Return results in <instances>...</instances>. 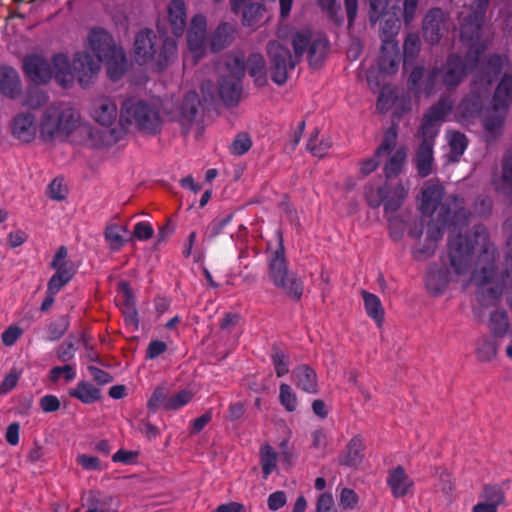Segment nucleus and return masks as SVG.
<instances>
[{"label": "nucleus", "instance_id": "nucleus-1", "mask_svg": "<svg viewBox=\"0 0 512 512\" xmlns=\"http://www.w3.org/2000/svg\"><path fill=\"white\" fill-rule=\"evenodd\" d=\"M504 229L508 233L506 265L510 270L499 274L496 267V248L489 241L488 232L478 226L472 235L448 240L449 269L443 271L431 267L426 277V287L431 294H441L451 281L473 282L477 286V298L482 306L498 301L503 293L512 309V217Z\"/></svg>", "mask_w": 512, "mask_h": 512}, {"label": "nucleus", "instance_id": "nucleus-2", "mask_svg": "<svg viewBox=\"0 0 512 512\" xmlns=\"http://www.w3.org/2000/svg\"><path fill=\"white\" fill-rule=\"evenodd\" d=\"M488 4L489 0H471V12L466 16H463V12L460 14V37L462 42L469 46L466 60L463 62L459 56L449 55L441 69L435 68L429 73L424 86L426 95L437 93L442 87H457L468 70H476V76L485 70L486 64L479 67V57L486 48V45L480 42V37Z\"/></svg>", "mask_w": 512, "mask_h": 512}, {"label": "nucleus", "instance_id": "nucleus-3", "mask_svg": "<svg viewBox=\"0 0 512 512\" xmlns=\"http://www.w3.org/2000/svg\"><path fill=\"white\" fill-rule=\"evenodd\" d=\"M291 43L293 54L278 41H270L267 44L271 79L277 85L286 83L289 73L294 70L306 52L310 65L317 67L324 60L328 47L324 37L313 36L310 30L294 32L291 35Z\"/></svg>", "mask_w": 512, "mask_h": 512}, {"label": "nucleus", "instance_id": "nucleus-4", "mask_svg": "<svg viewBox=\"0 0 512 512\" xmlns=\"http://www.w3.org/2000/svg\"><path fill=\"white\" fill-rule=\"evenodd\" d=\"M117 47L106 30L94 28L89 32L87 50L76 53L71 64L74 75L82 87H87L93 82L101 70L105 56Z\"/></svg>", "mask_w": 512, "mask_h": 512}, {"label": "nucleus", "instance_id": "nucleus-5", "mask_svg": "<svg viewBox=\"0 0 512 512\" xmlns=\"http://www.w3.org/2000/svg\"><path fill=\"white\" fill-rule=\"evenodd\" d=\"M79 129L89 133L91 127L82 121L80 112L68 103L49 105L41 114L39 132L44 141H65Z\"/></svg>", "mask_w": 512, "mask_h": 512}, {"label": "nucleus", "instance_id": "nucleus-6", "mask_svg": "<svg viewBox=\"0 0 512 512\" xmlns=\"http://www.w3.org/2000/svg\"><path fill=\"white\" fill-rule=\"evenodd\" d=\"M448 225L454 228L467 225V213L462 208V202L454 197L442 206L437 220L429 221L424 242L418 243L412 250L413 258L417 261L430 258L435 253L438 242L442 239Z\"/></svg>", "mask_w": 512, "mask_h": 512}, {"label": "nucleus", "instance_id": "nucleus-7", "mask_svg": "<svg viewBox=\"0 0 512 512\" xmlns=\"http://www.w3.org/2000/svg\"><path fill=\"white\" fill-rule=\"evenodd\" d=\"M163 107L160 98L128 97L121 104L120 124L124 128L134 126L147 134H156L164 122Z\"/></svg>", "mask_w": 512, "mask_h": 512}, {"label": "nucleus", "instance_id": "nucleus-8", "mask_svg": "<svg viewBox=\"0 0 512 512\" xmlns=\"http://www.w3.org/2000/svg\"><path fill=\"white\" fill-rule=\"evenodd\" d=\"M510 65L507 55L493 54L486 62V68L481 75L478 74L473 80V91L465 97L457 109L459 121L464 123L476 116L482 108V97L487 96L490 85L494 82L502 70Z\"/></svg>", "mask_w": 512, "mask_h": 512}, {"label": "nucleus", "instance_id": "nucleus-9", "mask_svg": "<svg viewBox=\"0 0 512 512\" xmlns=\"http://www.w3.org/2000/svg\"><path fill=\"white\" fill-rule=\"evenodd\" d=\"M134 53L140 65L162 71L176 56L177 44L172 38L158 37L153 31L144 30L136 35Z\"/></svg>", "mask_w": 512, "mask_h": 512}, {"label": "nucleus", "instance_id": "nucleus-10", "mask_svg": "<svg viewBox=\"0 0 512 512\" xmlns=\"http://www.w3.org/2000/svg\"><path fill=\"white\" fill-rule=\"evenodd\" d=\"M23 67L28 78L37 84L47 83L54 76L61 86L68 87L76 78L64 54H56L52 65L39 55H28L24 58Z\"/></svg>", "mask_w": 512, "mask_h": 512}, {"label": "nucleus", "instance_id": "nucleus-11", "mask_svg": "<svg viewBox=\"0 0 512 512\" xmlns=\"http://www.w3.org/2000/svg\"><path fill=\"white\" fill-rule=\"evenodd\" d=\"M268 278L278 290L293 301L301 299L304 282L296 272L289 271L282 243L268 258Z\"/></svg>", "mask_w": 512, "mask_h": 512}, {"label": "nucleus", "instance_id": "nucleus-12", "mask_svg": "<svg viewBox=\"0 0 512 512\" xmlns=\"http://www.w3.org/2000/svg\"><path fill=\"white\" fill-rule=\"evenodd\" d=\"M512 103V75L504 74L493 96V109L483 120L485 130L496 137L501 134L507 107Z\"/></svg>", "mask_w": 512, "mask_h": 512}, {"label": "nucleus", "instance_id": "nucleus-13", "mask_svg": "<svg viewBox=\"0 0 512 512\" xmlns=\"http://www.w3.org/2000/svg\"><path fill=\"white\" fill-rule=\"evenodd\" d=\"M201 102L194 90H188L175 103H164L163 113L171 120L180 124L182 130L188 133L196 123Z\"/></svg>", "mask_w": 512, "mask_h": 512}, {"label": "nucleus", "instance_id": "nucleus-14", "mask_svg": "<svg viewBox=\"0 0 512 512\" xmlns=\"http://www.w3.org/2000/svg\"><path fill=\"white\" fill-rule=\"evenodd\" d=\"M445 188L436 180L426 181L422 188L419 197V209L423 215L432 217L431 219L437 220L439 212L444 204H446L451 198H457L462 202V208L467 213V224L471 213L466 210L464 200L456 195H450L445 202L442 203L445 197Z\"/></svg>", "mask_w": 512, "mask_h": 512}, {"label": "nucleus", "instance_id": "nucleus-15", "mask_svg": "<svg viewBox=\"0 0 512 512\" xmlns=\"http://www.w3.org/2000/svg\"><path fill=\"white\" fill-rule=\"evenodd\" d=\"M388 156L384 165V172L387 178L400 174L406 160V149L397 146V131L395 127L386 130L380 146L377 148V156Z\"/></svg>", "mask_w": 512, "mask_h": 512}, {"label": "nucleus", "instance_id": "nucleus-16", "mask_svg": "<svg viewBox=\"0 0 512 512\" xmlns=\"http://www.w3.org/2000/svg\"><path fill=\"white\" fill-rule=\"evenodd\" d=\"M88 113L93 121L103 127H110L120 119L116 98L106 94H97L91 98Z\"/></svg>", "mask_w": 512, "mask_h": 512}, {"label": "nucleus", "instance_id": "nucleus-17", "mask_svg": "<svg viewBox=\"0 0 512 512\" xmlns=\"http://www.w3.org/2000/svg\"><path fill=\"white\" fill-rule=\"evenodd\" d=\"M201 91L205 101H211L217 94L227 105L235 104L241 95V78L224 76L218 88L211 81L203 82Z\"/></svg>", "mask_w": 512, "mask_h": 512}, {"label": "nucleus", "instance_id": "nucleus-18", "mask_svg": "<svg viewBox=\"0 0 512 512\" xmlns=\"http://www.w3.org/2000/svg\"><path fill=\"white\" fill-rule=\"evenodd\" d=\"M391 33L388 36L384 33L383 43L377 60L378 72L383 75L395 74L400 63L398 42L395 39L397 35V27L395 25Z\"/></svg>", "mask_w": 512, "mask_h": 512}, {"label": "nucleus", "instance_id": "nucleus-19", "mask_svg": "<svg viewBox=\"0 0 512 512\" xmlns=\"http://www.w3.org/2000/svg\"><path fill=\"white\" fill-rule=\"evenodd\" d=\"M452 106V101L445 98L427 111L420 129L422 141L429 140L434 144V138L439 132V123L451 112Z\"/></svg>", "mask_w": 512, "mask_h": 512}, {"label": "nucleus", "instance_id": "nucleus-20", "mask_svg": "<svg viewBox=\"0 0 512 512\" xmlns=\"http://www.w3.org/2000/svg\"><path fill=\"white\" fill-rule=\"evenodd\" d=\"M448 28L447 16L439 8L429 10L423 19V37L431 44L438 43Z\"/></svg>", "mask_w": 512, "mask_h": 512}, {"label": "nucleus", "instance_id": "nucleus-21", "mask_svg": "<svg viewBox=\"0 0 512 512\" xmlns=\"http://www.w3.org/2000/svg\"><path fill=\"white\" fill-rule=\"evenodd\" d=\"M187 43L196 60L204 54L206 44V19L204 16L196 15L192 18L187 34Z\"/></svg>", "mask_w": 512, "mask_h": 512}, {"label": "nucleus", "instance_id": "nucleus-22", "mask_svg": "<svg viewBox=\"0 0 512 512\" xmlns=\"http://www.w3.org/2000/svg\"><path fill=\"white\" fill-rule=\"evenodd\" d=\"M11 132L21 142H32L37 134L35 116L29 112L18 113L12 120Z\"/></svg>", "mask_w": 512, "mask_h": 512}, {"label": "nucleus", "instance_id": "nucleus-23", "mask_svg": "<svg viewBox=\"0 0 512 512\" xmlns=\"http://www.w3.org/2000/svg\"><path fill=\"white\" fill-rule=\"evenodd\" d=\"M387 484L392 495L396 498L404 497L413 487L414 482L405 472L404 468L397 466L389 471Z\"/></svg>", "mask_w": 512, "mask_h": 512}, {"label": "nucleus", "instance_id": "nucleus-24", "mask_svg": "<svg viewBox=\"0 0 512 512\" xmlns=\"http://www.w3.org/2000/svg\"><path fill=\"white\" fill-rule=\"evenodd\" d=\"M414 162L419 176L427 177L433 173L434 157L433 143L431 141L421 142L416 151Z\"/></svg>", "mask_w": 512, "mask_h": 512}, {"label": "nucleus", "instance_id": "nucleus-25", "mask_svg": "<svg viewBox=\"0 0 512 512\" xmlns=\"http://www.w3.org/2000/svg\"><path fill=\"white\" fill-rule=\"evenodd\" d=\"M107 75L112 81L120 79L127 69V60L125 52L121 47H117L105 56Z\"/></svg>", "mask_w": 512, "mask_h": 512}, {"label": "nucleus", "instance_id": "nucleus-26", "mask_svg": "<svg viewBox=\"0 0 512 512\" xmlns=\"http://www.w3.org/2000/svg\"><path fill=\"white\" fill-rule=\"evenodd\" d=\"M293 376L298 388L309 394L318 392L317 375L314 369L307 365H300L293 370Z\"/></svg>", "mask_w": 512, "mask_h": 512}, {"label": "nucleus", "instance_id": "nucleus-27", "mask_svg": "<svg viewBox=\"0 0 512 512\" xmlns=\"http://www.w3.org/2000/svg\"><path fill=\"white\" fill-rule=\"evenodd\" d=\"M364 443L361 437L355 436L347 444L339 456V463L344 466L356 467L363 460Z\"/></svg>", "mask_w": 512, "mask_h": 512}, {"label": "nucleus", "instance_id": "nucleus-28", "mask_svg": "<svg viewBox=\"0 0 512 512\" xmlns=\"http://www.w3.org/2000/svg\"><path fill=\"white\" fill-rule=\"evenodd\" d=\"M0 91L15 98L21 92V81L17 71L10 67H0Z\"/></svg>", "mask_w": 512, "mask_h": 512}, {"label": "nucleus", "instance_id": "nucleus-29", "mask_svg": "<svg viewBox=\"0 0 512 512\" xmlns=\"http://www.w3.org/2000/svg\"><path fill=\"white\" fill-rule=\"evenodd\" d=\"M86 507V512H116L117 510V505L113 497L103 495L96 491L88 492Z\"/></svg>", "mask_w": 512, "mask_h": 512}, {"label": "nucleus", "instance_id": "nucleus-30", "mask_svg": "<svg viewBox=\"0 0 512 512\" xmlns=\"http://www.w3.org/2000/svg\"><path fill=\"white\" fill-rule=\"evenodd\" d=\"M410 188L409 181H399L390 191L387 190L385 213L397 211L403 204Z\"/></svg>", "mask_w": 512, "mask_h": 512}, {"label": "nucleus", "instance_id": "nucleus-31", "mask_svg": "<svg viewBox=\"0 0 512 512\" xmlns=\"http://www.w3.org/2000/svg\"><path fill=\"white\" fill-rule=\"evenodd\" d=\"M250 0H231V8L235 13L243 9V23L252 26L261 16L263 8L258 3H250Z\"/></svg>", "mask_w": 512, "mask_h": 512}, {"label": "nucleus", "instance_id": "nucleus-32", "mask_svg": "<svg viewBox=\"0 0 512 512\" xmlns=\"http://www.w3.org/2000/svg\"><path fill=\"white\" fill-rule=\"evenodd\" d=\"M168 14L173 33L182 35L186 26V9L182 0H172L168 7Z\"/></svg>", "mask_w": 512, "mask_h": 512}, {"label": "nucleus", "instance_id": "nucleus-33", "mask_svg": "<svg viewBox=\"0 0 512 512\" xmlns=\"http://www.w3.org/2000/svg\"><path fill=\"white\" fill-rule=\"evenodd\" d=\"M248 71L258 86L267 83V68L264 57L261 54H251L247 61Z\"/></svg>", "mask_w": 512, "mask_h": 512}, {"label": "nucleus", "instance_id": "nucleus-34", "mask_svg": "<svg viewBox=\"0 0 512 512\" xmlns=\"http://www.w3.org/2000/svg\"><path fill=\"white\" fill-rule=\"evenodd\" d=\"M128 233L127 225L111 223L106 226L104 237L111 250H119L126 243L125 235Z\"/></svg>", "mask_w": 512, "mask_h": 512}, {"label": "nucleus", "instance_id": "nucleus-35", "mask_svg": "<svg viewBox=\"0 0 512 512\" xmlns=\"http://www.w3.org/2000/svg\"><path fill=\"white\" fill-rule=\"evenodd\" d=\"M498 344L494 337L482 336L476 342L475 354L480 362H490L497 355Z\"/></svg>", "mask_w": 512, "mask_h": 512}, {"label": "nucleus", "instance_id": "nucleus-36", "mask_svg": "<svg viewBox=\"0 0 512 512\" xmlns=\"http://www.w3.org/2000/svg\"><path fill=\"white\" fill-rule=\"evenodd\" d=\"M69 395L85 404H90L101 398V391L93 384L81 381L77 384L76 388L69 391Z\"/></svg>", "mask_w": 512, "mask_h": 512}, {"label": "nucleus", "instance_id": "nucleus-37", "mask_svg": "<svg viewBox=\"0 0 512 512\" xmlns=\"http://www.w3.org/2000/svg\"><path fill=\"white\" fill-rule=\"evenodd\" d=\"M364 306L367 315L372 318L378 327H381L384 321V309L378 296L363 291Z\"/></svg>", "mask_w": 512, "mask_h": 512}, {"label": "nucleus", "instance_id": "nucleus-38", "mask_svg": "<svg viewBox=\"0 0 512 512\" xmlns=\"http://www.w3.org/2000/svg\"><path fill=\"white\" fill-rule=\"evenodd\" d=\"M67 254L68 252L66 247L61 246L56 252L51 262V266L56 270V274L71 280L75 274V267L72 262L67 260Z\"/></svg>", "mask_w": 512, "mask_h": 512}, {"label": "nucleus", "instance_id": "nucleus-39", "mask_svg": "<svg viewBox=\"0 0 512 512\" xmlns=\"http://www.w3.org/2000/svg\"><path fill=\"white\" fill-rule=\"evenodd\" d=\"M495 188L500 193L512 195V149L508 151L502 167V176L495 182Z\"/></svg>", "mask_w": 512, "mask_h": 512}, {"label": "nucleus", "instance_id": "nucleus-40", "mask_svg": "<svg viewBox=\"0 0 512 512\" xmlns=\"http://www.w3.org/2000/svg\"><path fill=\"white\" fill-rule=\"evenodd\" d=\"M364 195L370 207L377 208L381 204L385 206L387 187L373 182L368 183L365 187Z\"/></svg>", "mask_w": 512, "mask_h": 512}, {"label": "nucleus", "instance_id": "nucleus-41", "mask_svg": "<svg viewBox=\"0 0 512 512\" xmlns=\"http://www.w3.org/2000/svg\"><path fill=\"white\" fill-rule=\"evenodd\" d=\"M263 477L266 479L276 468L278 453L270 445H262L259 450Z\"/></svg>", "mask_w": 512, "mask_h": 512}, {"label": "nucleus", "instance_id": "nucleus-42", "mask_svg": "<svg viewBox=\"0 0 512 512\" xmlns=\"http://www.w3.org/2000/svg\"><path fill=\"white\" fill-rule=\"evenodd\" d=\"M232 32L229 24H220L211 37V50L217 52L224 49L232 40Z\"/></svg>", "mask_w": 512, "mask_h": 512}, {"label": "nucleus", "instance_id": "nucleus-43", "mask_svg": "<svg viewBox=\"0 0 512 512\" xmlns=\"http://www.w3.org/2000/svg\"><path fill=\"white\" fill-rule=\"evenodd\" d=\"M447 138L451 151V159L458 161L467 148L468 140L463 133L457 131L448 132Z\"/></svg>", "mask_w": 512, "mask_h": 512}, {"label": "nucleus", "instance_id": "nucleus-44", "mask_svg": "<svg viewBox=\"0 0 512 512\" xmlns=\"http://www.w3.org/2000/svg\"><path fill=\"white\" fill-rule=\"evenodd\" d=\"M509 326L508 316L504 310H496L491 313L489 319V328L494 336H502L506 333Z\"/></svg>", "mask_w": 512, "mask_h": 512}, {"label": "nucleus", "instance_id": "nucleus-45", "mask_svg": "<svg viewBox=\"0 0 512 512\" xmlns=\"http://www.w3.org/2000/svg\"><path fill=\"white\" fill-rule=\"evenodd\" d=\"M169 399V390L165 385L155 388L147 402V408L150 412H156L159 408L166 410V402Z\"/></svg>", "mask_w": 512, "mask_h": 512}, {"label": "nucleus", "instance_id": "nucleus-46", "mask_svg": "<svg viewBox=\"0 0 512 512\" xmlns=\"http://www.w3.org/2000/svg\"><path fill=\"white\" fill-rule=\"evenodd\" d=\"M226 68L229 77L241 78L245 72V56L242 52L231 54L226 61Z\"/></svg>", "mask_w": 512, "mask_h": 512}, {"label": "nucleus", "instance_id": "nucleus-47", "mask_svg": "<svg viewBox=\"0 0 512 512\" xmlns=\"http://www.w3.org/2000/svg\"><path fill=\"white\" fill-rule=\"evenodd\" d=\"M420 48H421V42H420L419 36L415 33L409 34L406 37V39L404 41V45H403L404 66H406V64L409 61H413L418 56V54L420 52Z\"/></svg>", "mask_w": 512, "mask_h": 512}, {"label": "nucleus", "instance_id": "nucleus-48", "mask_svg": "<svg viewBox=\"0 0 512 512\" xmlns=\"http://www.w3.org/2000/svg\"><path fill=\"white\" fill-rule=\"evenodd\" d=\"M279 401L288 412H293L297 408L298 401L296 394L288 384L283 383L280 385Z\"/></svg>", "mask_w": 512, "mask_h": 512}, {"label": "nucleus", "instance_id": "nucleus-49", "mask_svg": "<svg viewBox=\"0 0 512 512\" xmlns=\"http://www.w3.org/2000/svg\"><path fill=\"white\" fill-rule=\"evenodd\" d=\"M332 146L329 138L318 140L317 134L311 136L307 142V149L316 157L325 156Z\"/></svg>", "mask_w": 512, "mask_h": 512}, {"label": "nucleus", "instance_id": "nucleus-50", "mask_svg": "<svg viewBox=\"0 0 512 512\" xmlns=\"http://www.w3.org/2000/svg\"><path fill=\"white\" fill-rule=\"evenodd\" d=\"M193 398V393L190 390H181L178 393L169 396L166 402L167 411H176L187 405Z\"/></svg>", "mask_w": 512, "mask_h": 512}, {"label": "nucleus", "instance_id": "nucleus-51", "mask_svg": "<svg viewBox=\"0 0 512 512\" xmlns=\"http://www.w3.org/2000/svg\"><path fill=\"white\" fill-rule=\"evenodd\" d=\"M271 360L278 377H282L289 372V358L283 351L273 349Z\"/></svg>", "mask_w": 512, "mask_h": 512}, {"label": "nucleus", "instance_id": "nucleus-52", "mask_svg": "<svg viewBox=\"0 0 512 512\" xmlns=\"http://www.w3.org/2000/svg\"><path fill=\"white\" fill-rule=\"evenodd\" d=\"M252 146V141L250 137L245 134L241 133L236 136L234 141L229 147L230 153L236 156H241L245 153H247Z\"/></svg>", "mask_w": 512, "mask_h": 512}, {"label": "nucleus", "instance_id": "nucleus-53", "mask_svg": "<svg viewBox=\"0 0 512 512\" xmlns=\"http://www.w3.org/2000/svg\"><path fill=\"white\" fill-rule=\"evenodd\" d=\"M76 463L88 471L102 470V465L99 458L88 454H78L76 456Z\"/></svg>", "mask_w": 512, "mask_h": 512}, {"label": "nucleus", "instance_id": "nucleus-54", "mask_svg": "<svg viewBox=\"0 0 512 512\" xmlns=\"http://www.w3.org/2000/svg\"><path fill=\"white\" fill-rule=\"evenodd\" d=\"M47 101V96L44 92L40 91L39 89H33L29 91L27 96L24 99V105L32 108L37 109L38 107L45 104Z\"/></svg>", "mask_w": 512, "mask_h": 512}, {"label": "nucleus", "instance_id": "nucleus-55", "mask_svg": "<svg viewBox=\"0 0 512 512\" xmlns=\"http://www.w3.org/2000/svg\"><path fill=\"white\" fill-rule=\"evenodd\" d=\"M61 375H64L68 382L72 381L76 376L74 367L72 365H64L53 367L50 370V380L52 382H57Z\"/></svg>", "mask_w": 512, "mask_h": 512}, {"label": "nucleus", "instance_id": "nucleus-56", "mask_svg": "<svg viewBox=\"0 0 512 512\" xmlns=\"http://www.w3.org/2000/svg\"><path fill=\"white\" fill-rule=\"evenodd\" d=\"M154 229L148 222H138L134 226L133 237L139 241H146L152 238Z\"/></svg>", "mask_w": 512, "mask_h": 512}, {"label": "nucleus", "instance_id": "nucleus-57", "mask_svg": "<svg viewBox=\"0 0 512 512\" xmlns=\"http://www.w3.org/2000/svg\"><path fill=\"white\" fill-rule=\"evenodd\" d=\"M316 512H337L331 493H322L319 495L316 503Z\"/></svg>", "mask_w": 512, "mask_h": 512}, {"label": "nucleus", "instance_id": "nucleus-58", "mask_svg": "<svg viewBox=\"0 0 512 512\" xmlns=\"http://www.w3.org/2000/svg\"><path fill=\"white\" fill-rule=\"evenodd\" d=\"M67 328L68 323L64 319L51 323L48 328L47 339L49 341H56L60 339L65 334Z\"/></svg>", "mask_w": 512, "mask_h": 512}, {"label": "nucleus", "instance_id": "nucleus-59", "mask_svg": "<svg viewBox=\"0 0 512 512\" xmlns=\"http://www.w3.org/2000/svg\"><path fill=\"white\" fill-rule=\"evenodd\" d=\"M339 501L343 508L353 509L358 502V496L354 490L343 488L340 492Z\"/></svg>", "mask_w": 512, "mask_h": 512}, {"label": "nucleus", "instance_id": "nucleus-60", "mask_svg": "<svg viewBox=\"0 0 512 512\" xmlns=\"http://www.w3.org/2000/svg\"><path fill=\"white\" fill-rule=\"evenodd\" d=\"M49 195L54 200H63L67 194V188L61 179H54L48 187Z\"/></svg>", "mask_w": 512, "mask_h": 512}, {"label": "nucleus", "instance_id": "nucleus-61", "mask_svg": "<svg viewBox=\"0 0 512 512\" xmlns=\"http://www.w3.org/2000/svg\"><path fill=\"white\" fill-rule=\"evenodd\" d=\"M369 1V4H370V9H371V15H370V20L372 22H376L380 16H382L388 5H389V0H368Z\"/></svg>", "mask_w": 512, "mask_h": 512}, {"label": "nucleus", "instance_id": "nucleus-62", "mask_svg": "<svg viewBox=\"0 0 512 512\" xmlns=\"http://www.w3.org/2000/svg\"><path fill=\"white\" fill-rule=\"evenodd\" d=\"M494 491L497 497L493 503H478L473 507V512H497V506L503 503L504 495L502 492Z\"/></svg>", "mask_w": 512, "mask_h": 512}, {"label": "nucleus", "instance_id": "nucleus-63", "mask_svg": "<svg viewBox=\"0 0 512 512\" xmlns=\"http://www.w3.org/2000/svg\"><path fill=\"white\" fill-rule=\"evenodd\" d=\"M69 281L70 279L55 273L48 282L46 294H57Z\"/></svg>", "mask_w": 512, "mask_h": 512}, {"label": "nucleus", "instance_id": "nucleus-64", "mask_svg": "<svg viewBox=\"0 0 512 512\" xmlns=\"http://www.w3.org/2000/svg\"><path fill=\"white\" fill-rule=\"evenodd\" d=\"M76 348L74 344L70 341L63 343L58 347L56 355L57 358L62 362H68L73 359L75 355Z\"/></svg>", "mask_w": 512, "mask_h": 512}]
</instances>
